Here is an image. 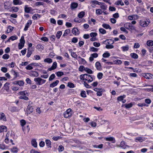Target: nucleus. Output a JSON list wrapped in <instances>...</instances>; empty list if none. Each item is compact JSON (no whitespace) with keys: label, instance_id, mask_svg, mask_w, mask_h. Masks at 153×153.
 Listing matches in <instances>:
<instances>
[{"label":"nucleus","instance_id":"cd10ccee","mask_svg":"<svg viewBox=\"0 0 153 153\" xmlns=\"http://www.w3.org/2000/svg\"><path fill=\"white\" fill-rule=\"evenodd\" d=\"M32 53V52L30 50V49L29 48H28L26 56L28 58L30 57V56L31 54Z\"/></svg>","mask_w":153,"mask_h":153},{"label":"nucleus","instance_id":"49530a36","mask_svg":"<svg viewBox=\"0 0 153 153\" xmlns=\"http://www.w3.org/2000/svg\"><path fill=\"white\" fill-rule=\"evenodd\" d=\"M90 51L93 52H97L98 51V49L97 48L92 47L90 48Z\"/></svg>","mask_w":153,"mask_h":153},{"label":"nucleus","instance_id":"69168bd1","mask_svg":"<svg viewBox=\"0 0 153 153\" xmlns=\"http://www.w3.org/2000/svg\"><path fill=\"white\" fill-rule=\"evenodd\" d=\"M71 56L75 58H76L77 57V55L74 52H71Z\"/></svg>","mask_w":153,"mask_h":153},{"label":"nucleus","instance_id":"8fccbe9b","mask_svg":"<svg viewBox=\"0 0 153 153\" xmlns=\"http://www.w3.org/2000/svg\"><path fill=\"white\" fill-rule=\"evenodd\" d=\"M44 3L42 2H37L36 3L35 5L36 6H38L39 5H44Z\"/></svg>","mask_w":153,"mask_h":153},{"label":"nucleus","instance_id":"ea45409f","mask_svg":"<svg viewBox=\"0 0 153 153\" xmlns=\"http://www.w3.org/2000/svg\"><path fill=\"white\" fill-rule=\"evenodd\" d=\"M62 32L61 31H58L56 35V38L58 39H59L62 35Z\"/></svg>","mask_w":153,"mask_h":153},{"label":"nucleus","instance_id":"aec40b11","mask_svg":"<svg viewBox=\"0 0 153 153\" xmlns=\"http://www.w3.org/2000/svg\"><path fill=\"white\" fill-rule=\"evenodd\" d=\"M7 128L5 126H0V132H1L4 131H6L7 130Z\"/></svg>","mask_w":153,"mask_h":153},{"label":"nucleus","instance_id":"6e6d98bb","mask_svg":"<svg viewBox=\"0 0 153 153\" xmlns=\"http://www.w3.org/2000/svg\"><path fill=\"white\" fill-rule=\"evenodd\" d=\"M9 55L8 54H5L3 56L2 58L4 59H7L9 58Z\"/></svg>","mask_w":153,"mask_h":153},{"label":"nucleus","instance_id":"58836bf2","mask_svg":"<svg viewBox=\"0 0 153 153\" xmlns=\"http://www.w3.org/2000/svg\"><path fill=\"white\" fill-rule=\"evenodd\" d=\"M70 32V30L69 29H66L65 31V32L63 35V36H66L69 34Z\"/></svg>","mask_w":153,"mask_h":153},{"label":"nucleus","instance_id":"7ed1b4c3","mask_svg":"<svg viewBox=\"0 0 153 153\" xmlns=\"http://www.w3.org/2000/svg\"><path fill=\"white\" fill-rule=\"evenodd\" d=\"M124 27L128 30H135V27L134 26L131 25V24L129 23H127L124 25Z\"/></svg>","mask_w":153,"mask_h":153},{"label":"nucleus","instance_id":"bb28decb","mask_svg":"<svg viewBox=\"0 0 153 153\" xmlns=\"http://www.w3.org/2000/svg\"><path fill=\"white\" fill-rule=\"evenodd\" d=\"M121 48L123 51H128L129 49V47L128 45H126L125 46H123Z\"/></svg>","mask_w":153,"mask_h":153},{"label":"nucleus","instance_id":"412c9836","mask_svg":"<svg viewBox=\"0 0 153 153\" xmlns=\"http://www.w3.org/2000/svg\"><path fill=\"white\" fill-rule=\"evenodd\" d=\"M95 67L98 70H100L101 68V66L100 63L99 62H97L96 63Z\"/></svg>","mask_w":153,"mask_h":153},{"label":"nucleus","instance_id":"4be33fe9","mask_svg":"<svg viewBox=\"0 0 153 153\" xmlns=\"http://www.w3.org/2000/svg\"><path fill=\"white\" fill-rule=\"evenodd\" d=\"M47 147L48 148H50L51 147V141L49 140H46L45 141Z\"/></svg>","mask_w":153,"mask_h":153},{"label":"nucleus","instance_id":"680f3d73","mask_svg":"<svg viewBox=\"0 0 153 153\" xmlns=\"http://www.w3.org/2000/svg\"><path fill=\"white\" fill-rule=\"evenodd\" d=\"M20 99H23L25 100H28V98L26 96H21L19 97Z\"/></svg>","mask_w":153,"mask_h":153},{"label":"nucleus","instance_id":"72a5a7b5","mask_svg":"<svg viewBox=\"0 0 153 153\" xmlns=\"http://www.w3.org/2000/svg\"><path fill=\"white\" fill-rule=\"evenodd\" d=\"M101 6L100 7L102 9L106 10L107 8V6L105 5L104 3H101L100 4Z\"/></svg>","mask_w":153,"mask_h":153},{"label":"nucleus","instance_id":"f03ea898","mask_svg":"<svg viewBox=\"0 0 153 153\" xmlns=\"http://www.w3.org/2000/svg\"><path fill=\"white\" fill-rule=\"evenodd\" d=\"M150 21L149 19H146V20H140V24L141 26L145 27L148 26L150 22Z\"/></svg>","mask_w":153,"mask_h":153},{"label":"nucleus","instance_id":"13d9d810","mask_svg":"<svg viewBox=\"0 0 153 153\" xmlns=\"http://www.w3.org/2000/svg\"><path fill=\"white\" fill-rule=\"evenodd\" d=\"M135 16H137V15H133L132 16H128V19L130 20H132L135 17Z\"/></svg>","mask_w":153,"mask_h":153},{"label":"nucleus","instance_id":"423d86ee","mask_svg":"<svg viewBox=\"0 0 153 153\" xmlns=\"http://www.w3.org/2000/svg\"><path fill=\"white\" fill-rule=\"evenodd\" d=\"M84 78L85 80L88 81L89 83L91 82L93 80V78L91 76L87 74H85V76H84Z\"/></svg>","mask_w":153,"mask_h":153},{"label":"nucleus","instance_id":"a878e982","mask_svg":"<svg viewBox=\"0 0 153 153\" xmlns=\"http://www.w3.org/2000/svg\"><path fill=\"white\" fill-rule=\"evenodd\" d=\"M85 14V13L84 11H81L78 14V16L79 18H82L84 17Z\"/></svg>","mask_w":153,"mask_h":153},{"label":"nucleus","instance_id":"2f4dec72","mask_svg":"<svg viewBox=\"0 0 153 153\" xmlns=\"http://www.w3.org/2000/svg\"><path fill=\"white\" fill-rule=\"evenodd\" d=\"M11 151L13 153H16L18 152V149L16 147H13L11 149Z\"/></svg>","mask_w":153,"mask_h":153},{"label":"nucleus","instance_id":"0e129e2a","mask_svg":"<svg viewBox=\"0 0 153 153\" xmlns=\"http://www.w3.org/2000/svg\"><path fill=\"white\" fill-rule=\"evenodd\" d=\"M58 149L59 152H61L63 150L64 148L63 146H59Z\"/></svg>","mask_w":153,"mask_h":153},{"label":"nucleus","instance_id":"052dcab7","mask_svg":"<svg viewBox=\"0 0 153 153\" xmlns=\"http://www.w3.org/2000/svg\"><path fill=\"white\" fill-rule=\"evenodd\" d=\"M143 140L142 139V137H137L135 139V141L136 142L139 141L140 142H142Z\"/></svg>","mask_w":153,"mask_h":153},{"label":"nucleus","instance_id":"7c9ffc66","mask_svg":"<svg viewBox=\"0 0 153 153\" xmlns=\"http://www.w3.org/2000/svg\"><path fill=\"white\" fill-rule=\"evenodd\" d=\"M115 4L117 5H121V6L124 5L122 1L121 0H119L115 3Z\"/></svg>","mask_w":153,"mask_h":153},{"label":"nucleus","instance_id":"e433bc0d","mask_svg":"<svg viewBox=\"0 0 153 153\" xmlns=\"http://www.w3.org/2000/svg\"><path fill=\"white\" fill-rule=\"evenodd\" d=\"M9 83L8 82H6L4 85V89L6 91H7L9 89Z\"/></svg>","mask_w":153,"mask_h":153},{"label":"nucleus","instance_id":"774afa93","mask_svg":"<svg viewBox=\"0 0 153 153\" xmlns=\"http://www.w3.org/2000/svg\"><path fill=\"white\" fill-rule=\"evenodd\" d=\"M105 48L107 49H112L114 48V46L112 45H106Z\"/></svg>","mask_w":153,"mask_h":153},{"label":"nucleus","instance_id":"1a4fd4ad","mask_svg":"<svg viewBox=\"0 0 153 153\" xmlns=\"http://www.w3.org/2000/svg\"><path fill=\"white\" fill-rule=\"evenodd\" d=\"M33 111V108L32 106L30 105L27 106V109L26 112L27 114H29L32 113Z\"/></svg>","mask_w":153,"mask_h":153},{"label":"nucleus","instance_id":"9b49d317","mask_svg":"<svg viewBox=\"0 0 153 153\" xmlns=\"http://www.w3.org/2000/svg\"><path fill=\"white\" fill-rule=\"evenodd\" d=\"M105 139L107 141H112L113 143H115V140L114 137H106L105 138Z\"/></svg>","mask_w":153,"mask_h":153},{"label":"nucleus","instance_id":"5701e85b","mask_svg":"<svg viewBox=\"0 0 153 153\" xmlns=\"http://www.w3.org/2000/svg\"><path fill=\"white\" fill-rule=\"evenodd\" d=\"M30 74L31 76L34 77H37L39 75L38 73L35 71H33L31 72Z\"/></svg>","mask_w":153,"mask_h":153},{"label":"nucleus","instance_id":"ddd939ff","mask_svg":"<svg viewBox=\"0 0 153 153\" xmlns=\"http://www.w3.org/2000/svg\"><path fill=\"white\" fill-rule=\"evenodd\" d=\"M72 31V33L75 35H78L79 33V31L77 28L74 27L73 28Z\"/></svg>","mask_w":153,"mask_h":153},{"label":"nucleus","instance_id":"c85d7f7f","mask_svg":"<svg viewBox=\"0 0 153 153\" xmlns=\"http://www.w3.org/2000/svg\"><path fill=\"white\" fill-rule=\"evenodd\" d=\"M130 56L133 58L137 59L138 57L137 55L135 53H131Z\"/></svg>","mask_w":153,"mask_h":153},{"label":"nucleus","instance_id":"c756f323","mask_svg":"<svg viewBox=\"0 0 153 153\" xmlns=\"http://www.w3.org/2000/svg\"><path fill=\"white\" fill-rule=\"evenodd\" d=\"M19 94L22 96H27L28 94L26 91H21L19 92Z\"/></svg>","mask_w":153,"mask_h":153},{"label":"nucleus","instance_id":"4468645a","mask_svg":"<svg viewBox=\"0 0 153 153\" xmlns=\"http://www.w3.org/2000/svg\"><path fill=\"white\" fill-rule=\"evenodd\" d=\"M32 10L31 7H28V6L26 5L25 7V11L26 13H29Z\"/></svg>","mask_w":153,"mask_h":153},{"label":"nucleus","instance_id":"f704fd0d","mask_svg":"<svg viewBox=\"0 0 153 153\" xmlns=\"http://www.w3.org/2000/svg\"><path fill=\"white\" fill-rule=\"evenodd\" d=\"M45 62H47L48 63H51L52 62V60L51 59L49 58H46L44 60Z\"/></svg>","mask_w":153,"mask_h":153},{"label":"nucleus","instance_id":"864d4df0","mask_svg":"<svg viewBox=\"0 0 153 153\" xmlns=\"http://www.w3.org/2000/svg\"><path fill=\"white\" fill-rule=\"evenodd\" d=\"M103 74L102 73H99L97 75V77L99 79H101L102 77Z\"/></svg>","mask_w":153,"mask_h":153},{"label":"nucleus","instance_id":"e2e57ef3","mask_svg":"<svg viewBox=\"0 0 153 153\" xmlns=\"http://www.w3.org/2000/svg\"><path fill=\"white\" fill-rule=\"evenodd\" d=\"M93 44L94 46L97 47H99L100 45V43L96 42H94Z\"/></svg>","mask_w":153,"mask_h":153},{"label":"nucleus","instance_id":"de8ad7c7","mask_svg":"<svg viewBox=\"0 0 153 153\" xmlns=\"http://www.w3.org/2000/svg\"><path fill=\"white\" fill-rule=\"evenodd\" d=\"M68 86L70 88H74L75 87V85L73 83L69 82L68 83Z\"/></svg>","mask_w":153,"mask_h":153},{"label":"nucleus","instance_id":"c9c22d12","mask_svg":"<svg viewBox=\"0 0 153 153\" xmlns=\"http://www.w3.org/2000/svg\"><path fill=\"white\" fill-rule=\"evenodd\" d=\"M11 10L14 12H16L18 11L19 9L17 7H13L11 8Z\"/></svg>","mask_w":153,"mask_h":153},{"label":"nucleus","instance_id":"2eb2a0df","mask_svg":"<svg viewBox=\"0 0 153 153\" xmlns=\"http://www.w3.org/2000/svg\"><path fill=\"white\" fill-rule=\"evenodd\" d=\"M13 3L14 5H21L23 3L21 0H13Z\"/></svg>","mask_w":153,"mask_h":153},{"label":"nucleus","instance_id":"3c124183","mask_svg":"<svg viewBox=\"0 0 153 153\" xmlns=\"http://www.w3.org/2000/svg\"><path fill=\"white\" fill-rule=\"evenodd\" d=\"M20 122L21 125L22 126H25L26 124V123L25 121L24 120H21Z\"/></svg>","mask_w":153,"mask_h":153},{"label":"nucleus","instance_id":"6e6552de","mask_svg":"<svg viewBox=\"0 0 153 153\" xmlns=\"http://www.w3.org/2000/svg\"><path fill=\"white\" fill-rule=\"evenodd\" d=\"M7 120L6 117L4 113H0V121L6 122Z\"/></svg>","mask_w":153,"mask_h":153},{"label":"nucleus","instance_id":"dca6fc26","mask_svg":"<svg viewBox=\"0 0 153 153\" xmlns=\"http://www.w3.org/2000/svg\"><path fill=\"white\" fill-rule=\"evenodd\" d=\"M143 76L147 79H150L152 78V75L150 74H143Z\"/></svg>","mask_w":153,"mask_h":153},{"label":"nucleus","instance_id":"c03bdc74","mask_svg":"<svg viewBox=\"0 0 153 153\" xmlns=\"http://www.w3.org/2000/svg\"><path fill=\"white\" fill-rule=\"evenodd\" d=\"M110 56V54L108 52L104 53L102 55V56L104 58H107L109 57Z\"/></svg>","mask_w":153,"mask_h":153},{"label":"nucleus","instance_id":"a19ab883","mask_svg":"<svg viewBox=\"0 0 153 153\" xmlns=\"http://www.w3.org/2000/svg\"><path fill=\"white\" fill-rule=\"evenodd\" d=\"M56 74L58 77H60L64 74L63 73L62 71H58L56 72Z\"/></svg>","mask_w":153,"mask_h":153},{"label":"nucleus","instance_id":"b1692460","mask_svg":"<svg viewBox=\"0 0 153 153\" xmlns=\"http://www.w3.org/2000/svg\"><path fill=\"white\" fill-rule=\"evenodd\" d=\"M31 144L35 147H37V143L35 139H33L31 141Z\"/></svg>","mask_w":153,"mask_h":153},{"label":"nucleus","instance_id":"4c0bfd02","mask_svg":"<svg viewBox=\"0 0 153 153\" xmlns=\"http://www.w3.org/2000/svg\"><path fill=\"white\" fill-rule=\"evenodd\" d=\"M102 11L100 9H97L96 10V13L97 15H99L102 14Z\"/></svg>","mask_w":153,"mask_h":153},{"label":"nucleus","instance_id":"5fc2aeb1","mask_svg":"<svg viewBox=\"0 0 153 153\" xmlns=\"http://www.w3.org/2000/svg\"><path fill=\"white\" fill-rule=\"evenodd\" d=\"M99 32L102 34H104L106 33V31L103 28H100L99 30Z\"/></svg>","mask_w":153,"mask_h":153},{"label":"nucleus","instance_id":"37998d69","mask_svg":"<svg viewBox=\"0 0 153 153\" xmlns=\"http://www.w3.org/2000/svg\"><path fill=\"white\" fill-rule=\"evenodd\" d=\"M80 95L82 97H86L85 91H82L80 93Z\"/></svg>","mask_w":153,"mask_h":153},{"label":"nucleus","instance_id":"603ef678","mask_svg":"<svg viewBox=\"0 0 153 153\" xmlns=\"http://www.w3.org/2000/svg\"><path fill=\"white\" fill-rule=\"evenodd\" d=\"M55 77V76L54 74H52L50 76V77L49 79V81H51L53 80V79H54Z\"/></svg>","mask_w":153,"mask_h":153},{"label":"nucleus","instance_id":"393cba45","mask_svg":"<svg viewBox=\"0 0 153 153\" xmlns=\"http://www.w3.org/2000/svg\"><path fill=\"white\" fill-rule=\"evenodd\" d=\"M102 26L106 29H109L110 30L111 29V27L108 24L104 23L102 25Z\"/></svg>","mask_w":153,"mask_h":153},{"label":"nucleus","instance_id":"20e7f679","mask_svg":"<svg viewBox=\"0 0 153 153\" xmlns=\"http://www.w3.org/2000/svg\"><path fill=\"white\" fill-rule=\"evenodd\" d=\"M20 43L18 44V48L19 49H22L24 46L25 43V41L24 39V37L22 36L20 40Z\"/></svg>","mask_w":153,"mask_h":153},{"label":"nucleus","instance_id":"0eeeda50","mask_svg":"<svg viewBox=\"0 0 153 153\" xmlns=\"http://www.w3.org/2000/svg\"><path fill=\"white\" fill-rule=\"evenodd\" d=\"M117 147H120L123 149H125L129 147V146L128 145L126 144L124 141H121L120 144L119 145H117Z\"/></svg>","mask_w":153,"mask_h":153},{"label":"nucleus","instance_id":"f257e3e1","mask_svg":"<svg viewBox=\"0 0 153 153\" xmlns=\"http://www.w3.org/2000/svg\"><path fill=\"white\" fill-rule=\"evenodd\" d=\"M34 81L36 82L37 85H41L44 84L46 81V80L42 79L40 77L35 78Z\"/></svg>","mask_w":153,"mask_h":153},{"label":"nucleus","instance_id":"bf43d9fd","mask_svg":"<svg viewBox=\"0 0 153 153\" xmlns=\"http://www.w3.org/2000/svg\"><path fill=\"white\" fill-rule=\"evenodd\" d=\"M125 97V95L123 96H120L117 98V100L119 101H122L123 100V99Z\"/></svg>","mask_w":153,"mask_h":153},{"label":"nucleus","instance_id":"f3484780","mask_svg":"<svg viewBox=\"0 0 153 153\" xmlns=\"http://www.w3.org/2000/svg\"><path fill=\"white\" fill-rule=\"evenodd\" d=\"M59 82V81L56 80L55 81L53 82L50 85V87L51 88H53L56 86Z\"/></svg>","mask_w":153,"mask_h":153},{"label":"nucleus","instance_id":"39448f33","mask_svg":"<svg viewBox=\"0 0 153 153\" xmlns=\"http://www.w3.org/2000/svg\"><path fill=\"white\" fill-rule=\"evenodd\" d=\"M71 108L68 109L64 113V116L65 118H68L70 117L72 115V113L71 112Z\"/></svg>","mask_w":153,"mask_h":153},{"label":"nucleus","instance_id":"338daca9","mask_svg":"<svg viewBox=\"0 0 153 153\" xmlns=\"http://www.w3.org/2000/svg\"><path fill=\"white\" fill-rule=\"evenodd\" d=\"M17 37L16 36H12L9 38V39L13 41L17 39Z\"/></svg>","mask_w":153,"mask_h":153},{"label":"nucleus","instance_id":"f8f14e48","mask_svg":"<svg viewBox=\"0 0 153 153\" xmlns=\"http://www.w3.org/2000/svg\"><path fill=\"white\" fill-rule=\"evenodd\" d=\"M57 66V63L56 62H54L52 66L48 68V71H51L52 70L55 69Z\"/></svg>","mask_w":153,"mask_h":153},{"label":"nucleus","instance_id":"79ce46f5","mask_svg":"<svg viewBox=\"0 0 153 153\" xmlns=\"http://www.w3.org/2000/svg\"><path fill=\"white\" fill-rule=\"evenodd\" d=\"M91 2L93 4H98L99 5H100V4L101 3V2H99L96 0L91 1Z\"/></svg>","mask_w":153,"mask_h":153},{"label":"nucleus","instance_id":"6ab92c4d","mask_svg":"<svg viewBox=\"0 0 153 153\" xmlns=\"http://www.w3.org/2000/svg\"><path fill=\"white\" fill-rule=\"evenodd\" d=\"M78 6V4L76 2L72 3L71 4V9H73L76 8Z\"/></svg>","mask_w":153,"mask_h":153},{"label":"nucleus","instance_id":"9d476101","mask_svg":"<svg viewBox=\"0 0 153 153\" xmlns=\"http://www.w3.org/2000/svg\"><path fill=\"white\" fill-rule=\"evenodd\" d=\"M32 23V21L31 20H28L27 22L25 25L24 29V30L25 31L27 30L28 28L29 27L30 25H31Z\"/></svg>","mask_w":153,"mask_h":153},{"label":"nucleus","instance_id":"a18cd8bd","mask_svg":"<svg viewBox=\"0 0 153 153\" xmlns=\"http://www.w3.org/2000/svg\"><path fill=\"white\" fill-rule=\"evenodd\" d=\"M147 44L148 46H152L153 45V41L152 40L148 41Z\"/></svg>","mask_w":153,"mask_h":153},{"label":"nucleus","instance_id":"a211bd4d","mask_svg":"<svg viewBox=\"0 0 153 153\" xmlns=\"http://www.w3.org/2000/svg\"><path fill=\"white\" fill-rule=\"evenodd\" d=\"M14 84H18L20 86H22L24 85V83L23 81L19 80L15 81L14 82Z\"/></svg>","mask_w":153,"mask_h":153},{"label":"nucleus","instance_id":"09e8293b","mask_svg":"<svg viewBox=\"0 0 153 153\" xmlns=\"http://www.w3.org/2000/svg\"><path fill=\"white\" fill-rule=\"evenodd\" d=\"M9 134H7L6 136L5 139L4 140V141L5 143L7 144L9 143V139L8 138Z\"/></svg>","mask_w":153,"mask_h":153},{"label":"nucleus","instance_id":"4d7b16f0","mask_svg":"<svg viewBox=\"0 0 153 153\" xmlns=\"http://www.w3.org/2000/svg\"><path fill=\"white\" fill-rule=\"evenodd\" d=\"M32 65L31 64L28 65L26 67V69L27 70H30L33 69V67L32 66Z\"/></svg>","mask_w":153,"mask_h":153},{"label":"nucleus","instance_id":"473e14b6","mask_svg":"<svg viewBox=\"0 0 153 153\" xmlns=\"http://www.w3.org/2000/svg\"><path fill=\"white\" fill-rule=\"evenodd\" d=\"M84 69V71L86 72L88 74H92L93 73V71L87 68H85V69Z\"/></svg>","mask_w":153,"mask_h":153}]
</instances>
